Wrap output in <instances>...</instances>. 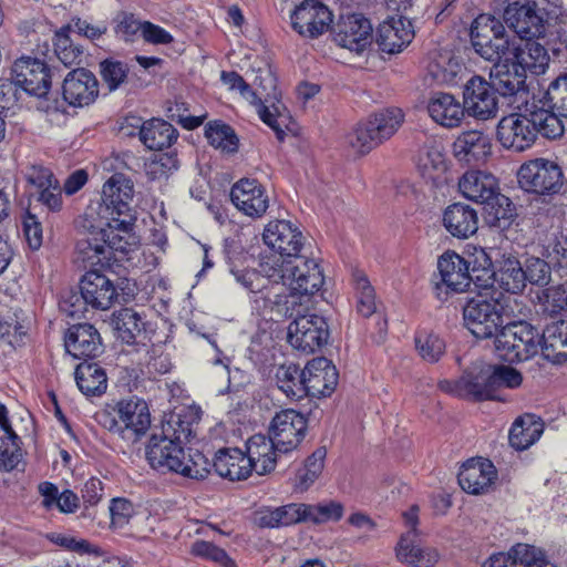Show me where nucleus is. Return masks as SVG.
Returning <instances> with one entry per match:
<instances>
[{
  "label": "nucleus",
  "instance_id": "nucleus-1",
  "mask_svg": "<svg viewBox=\"0 0 567 567\" xmlns=\"http://www.w3.org/2000/svg\"><path fill=\"white\" fill-rule=\"evenodd\" d=\"M231 274L247 291L254 310L259 313L269 310L280 317L292 316L296 296L315 295L324 282L319 264L300 256L264 257L259 269H236Z\"/></svg>",
  "mask_w": 567,
  "mask_h": 567
},
{
  "label": "nucleus",
  "instance_id": "nucleus-2",
  "mask_svg": "<svg viewBox=\"0 0 567 567\" xmlns=\"http://www.w3.org/2000/svg\"><path fill=\"white\" fill-rule=\"evenodd\" d=\"M470 37L475 52L485 60H494L499 54L511 56L527 72L538 75L545 73L549 55L534 39L517 40L507 34L503 22L492 14L482 13L471 24Z\"/></svg>",
  "mask_w": 567,
  "mask_h": 567
},
{
  "label": "nucleus",
  "instance_id": "nucleus-3",
  "mask_svg": "<svg viewBox=\"0 0 567 567\" xmlns=\"http://www.w3.org/2000/svg\"><path fill=\"white\" fill-rule=\"evenodd\" d=\"M80 238L75 245V260L84 268L109 265L113 252L128 254L137 246L133 231H112L109 221L90 218L84 213L78 220ZM114 259H117L114 256Z\"/></svg>",
  "mask_w": 567,
  "mask_h": 567
},
{
  "label": "nucleus",
  "instance_id": "nucleus-4",
  "mask_svg": "<svg viewBox=\"0 0 567 567\" xmlns=\"http://www.w3.org/2000/svg\"><path fill=\"white\" fill-rule=\"evenodd\" d=\"M134 195L133 182L124 174H113L103 185L101 198L92 200L84 213L90 218L109 221L112 231H132L133 215L131 202Z\"/></svg>",
  "mask_w": 567,
  "mask_h": 567
},
{
  "label": "nucleus",
  "instance_id": "nucleus-5",
  "mask_svg": "<svg viewBox=\"0 0 567 567\" xmlns=\"http://www.w3.org/2000/svg\"><path fill=\"white\" fill-rule=\"evenodd\" d=\"M169 429H164L162 434H153L146 449V457L150 465L161 472L172 471L182 474L185 477L203 480L208 474L206 461L198 454V461L192 457L186 458L182 447V435L188 439L190 431L185 433L182 430L174 436L168 435Z\"/></svg>",
  "mask_w": 567,
  "mask_h": 567
},
{
  "label": "nucleus",
  "instance_id": "nucleus-6",
  "mask_svg": "<svg viewBox=\"0 0 567 567\" xmlns=\"http://www.w3.org/2000/svg\"><path fill=\"white\" fill-rule=\"evenodd\" d=\"M96 419L103 429L128 443L140 441L151 426L148 404L136 395L106 404Z\"/></svg>",
  "mask_w": 567,
  "mask_h": 567
},
{
  "label": "nucleus",
  "instance_id": "nucleus-7",
  "mask_svg": "<svg viewBox=\"0 0 567 567\" xmlns=\"http://www.w3.org/2000/svg\"><path fill=\"white\" fill-rule=\"evenodd\" d=\"M540 337L528 322H512L503 327L495 338V351L504 361H526L538 352Z\"/></svg>",
  "mask_w": 567,
  "mask_h": 567
},
{
  "label": "nucleus",
  "instance_id": "nucleus-8",
  "mask_svg": "<svg viewBox=\"0 0 567 567\" xmlns=\"http://www.w3.org/2000/svg\"><path fill=\"white\" fill-rule=\"evenodd\" d=\"M419 511V506L413 505L402 512L406 532L401 536L396 546V557L400 561L412 567H434L440 558L437 550L431 547H421L416 542L422 535L417 528L420 523Z\"/></svg>",
  "mask_w": 567,
  "mask_h": 567
},
{
  "label": "nucleus",
  "instance_id": "nucleus-9",
  "mask_svg": "<svg viewBox=\"0 0 567 567\" xmlns=\"http://www.w3.org/2000/svg\"><path fill=\"white\" fill-rule=\"evenodd\" d=\"M503 306L498 298H486L481 295L471 299L464 307L463 317L466 328L477 339L496 337L503 324Z\"/></svg>",
  "mask_w": 567,
  "mask_h": 567
},
{
  "label": "nucleus",
  "instance_id": "nucleus-10",
  "mask_svg": "<svg viewBox=\"0 0 567 567\" xmlns=\"http://www.w3.org/2000/svg\"><path fill=\"white\" fill-rule=\"evenodd\" d=\"M519 186L530 193L554 194L563 184L559 165L547 158H535L524 163L517 173Z\"/></svg>",
  "mask_w": 567,
  "mask_h": 567
},
{
  "label": "nucleus",
  "instance_id": "nucleus-11",
  "mask_svg": "<svg viewBox=\"0 0 567 567\" xmlns=\"http://www.w3.org/2000/svg\"><path fill=\"white\" fill-rule=\"evenodd\" d=\"M328 324L323 317L310 313L296 318L288 327V341L299 351L312 353L328 340Z\"/></svg>",
  "mask_w": 567,
  "mask_h": 567
},
{
  "label": "nucleus",
  "instance_id": "nucleus-12",
  "mask_svg": "<svg viewBox=\"0 0 567 567\" xmlns=\"http://www.w3.org/2000/svg\"><path fill=\"white\" fill-rule=\"evenodd\" d=\"M504 21L518 35V40L544 35L545 20L536 3L529 0L509 2L504 9Z\"/></svg>",
  "mask_w": 567,
  "mask_h": 567
},
{
  "label": "nucleus",
  "instance_id": "nucleus-13",
  "mask_svg": "<svg viewBox=\"0 0 567 567\" xmlns=\"http://www.w3.org/2000/svg\"><path fill=\"white\" fill-rule=\"evenodd\" d=\"M497 140L503 147L523 152L533 146L537 138V130L528 113H512L504 116L497 125Z\"/></svg>",
  "mask_w": 567,
  "mask_h": 567
},
{
  "label": "nucleus",
  "instance_id": "nucleus-14",
  "mask_svg": "<svg viewBox=\"0 0 567 567\" xmlns=\"http://www.w3.org/2000/svg\"><path fill=\"white\" fill-rule=\"evenodd\" d=\"M333 40L339 47L362 54L372 44V24L369 19L359 13L342 17L337 23Z\"/></svg>",
  "mask_w": 567,
  "mask_h": 567
},
{
  "label": "nucleus",
  "instance_id": "nucleus-15",
  "mask_svg": "<svg viewBox=\"0 0 567 567\" xmlns=\"http://www.w3.org/2000/svg\"><path fill=\"white\" fill-rule=\"evenodd\" d=\"M264 243L278 255L270 257H282L292 259L299 256L303 245L305 237L297 226L288 220H271L262 233Z\"/></svg>",
  "mask_w": 567,
  "mask_h": 567
},
{
  "label": "nucleus",
  "instance_id": "nucleus-16",
  "mask_svg": "<svg viewBox=\"0 0 567 567\" xmlns=\"http://www.w3.org/2000/svg\"><path fill=\"white\" fill-rule=\"evenodd\" d=\"M496 90L480 75H473L463 89V106L468 115L487 120L497 112Z\"/></svg>",
  "mask_w": 567,
  "mask_h": 567
},
{
  "label": "nucleus",
  "instance_id": "nucleus-17",
  "mask_svg": "<svg viewBox=\"0 0 567 567\" xmlns=\"http://www.w3.org/2000/svg\"><path fill=\"white\" fill-rule=\"evenodd\" d=\"M230 200L245 216L261 218L269 208V196L264 185L255 178H241L230 189Z\"/></svg>",
  "mask_w": 567,
  "mask_h": 567
},
{
  "label": "nucleus",
  "instance_id": "nucleus-18",
  "mask_svg": "<svg viewBox=\"0 0 567 567\" xmlns=\"http://www.w3.org/2000/svg\"><path fill=\"white\" fill-rule=\"evenodd\" d=\"M332 13L319 0H303L291 13V25L302 37L317 38L332 23Z\"/></svg>",
  "mask_w": 567,
  "mask_h": 567
},
{
  "label": "nucleus",
  "instance_id": "nucleus-19",
  "mask_svg": "<svg viewBox=\"0 0 567 567\" xmlns=\"http://www.w3.org/2000/svg\"><path fill=\"white\" fill-rule=\"evenodd\" d=\"M13 83L30 95L42 97L51 86L48 65L37 58L22 56L12 66Z\"/></svg>",
  "mask_w": 567,
  "mask_h": 567
},
{
  "label": "nucleus",
  "instance_id": "nucleus-20",
  "mask_svg": "<svg viewBox=\"0 0 567 567\" xmlns=\"http://www.w3.org/2000/svg\"><path fill=\"white\" fill-rule=\"evenodd\" d=\"M306 430L305 416L296 410L287 409L276 413L269 426V435L275 440L280 452L288 453L300 444Z\"/></svg>",
  "mask_w": 567,
  "mask_h": 567
},
{
  "label": "nucleus",
  "instance_id": "nucleus-21",
  "mask_svg": "<svg viewBox=\"0 0 567 567\" xmlns=\"http://www.w3.org/2000/svg\"><path fill=\"white\" fill-rule=\"evenodd\" d=\"M437 270L441 282L436 285L437 289L445 287L452 292H464L474 282L477 287L481 284V276H473L468 271L466 259L454 251L444 252L437 260Z\"/></svg>",
  "mask_w": 567,
  "mask_h": 567
},
{
  "label": "nucleus",
  "instance_id": "nucleus-22",
  "mask_svg": "<svg viewBox=\"0 0 567 567\" xmlns=\"http://www.w3.org/2000/svg\"><path fill=\"white\" fill-rule=\"evenodd\" d=\"M80 291L85 305L95 310H109L118 297L114 282L97 270L85 272L80 281Z\"/></svg>",
  "mask_w": 567,
  "mask_h": 567
},
{
  "label": "nucleus",
  "instance_id": "nucleus-23",
  "mask_svg": "<svg viewBox=\"0 0 567 567\" xmlns=\"http://www.w3.org/2000/svg\"><path fill=\"white\" fill-rule=\"evenodd\" d=\"M457 478L465 493L478 495L491 492L497 478V472L489 460L475 457L463 463Z\"/></svg>",
  "mask_w": 567,
  "mask_h": 567
},
{
  "label": "nucleus",
  "instance_id": "nucleus-24",
  "mask_svg": "<svg viewBox=\"0 0 567 567\" xmlns=\"http://www.w3.org/2000/svg\"><path fill=\"white\" fill-rule=\"evenodd\" d=\"M414 38L412 22L402 16L390 17L377 29L375 41L380 50L390 54L401 52Z\"/></svg>",
  "mask_w": 567,
  "mask_h": 567
},
{
  "label": "nucleus",
  "instance_id": "nucleus-25",
  "mask_svg": "<svg viewBox=\"0 0 567 567\" xmlns=\"http://www.w3.org/2000/svg\"><path fill=\"white\" fill-rule=\"evenodd\" d=\"M63 99L72 106L83 107L93 103L99 95V82L86 69H75L65 76L62 86Z\"/></svg>",
  "mask_w": 567,
  "mask_h": 567
},
{
  "label": "nucleus",
  "instance_id": "nucleus-26",
  "mask_svg": "<svg viewBox=\"0 0 567 567\" xmlns=\"http://www.w3.org/2000/svg\"><path fill=\"white\" fill-rule=\"evenodd\" d=\"M305 396H328L338 384V371L330 360L315 358L303 369Z\"/></svg>",
  "mask_w": 567,
  "mask_h": 567
},
{
  "label": "nucleus",
  "instance_id": "nucleus-27",
  "mask_svg": "<svg viewBox=\"0 0 567 567\" xmlns=\"http://www.w3.org/2000/svg\"><path fill=\"white\" fill-rule=\"evenodd\" d=\"M415 165L420 176L433 187H440L447 181V161L442 146L435 141H427L419 150Z\"/></svg>",
  "mask_w": 567,
  "mask_h": 567
},
{
  "label": "nucleus",
  "instance_id": "nucleus-28",
  "mask_svg": "<svg viewBox=\"0 0 567 567\" xmlns=\"http://www.w3.org/2000/svg\"><path fill=\"white\" fill-rule=\"evenodd\" d=\"M491 364H475L466 371L456 382L458 395L475 400H502L495 394Z\"/></svg>",
  "mask_w": 567,
  "mask_h": 567
},
{
  "label": "nucleus",
  "instance_id": "nucleus-29",
  "mask_svg": "<svg viewBox=\"0 0 567 567\" xmlns=\"http://www.w3.org/2000/svg\"><path fill=\"white\" fill-rule=\"evenodd\" d=\"M489 61L493 62L489 70L491 84L499 94L507 96L524 91L526 75L511 56L499 54V58Z\"/></svg>",
  "mask_w": 567,
  "mask_h": 567
},
{
  "label": "nucleus",
  "instance_id": "nucleus-30",
  "mask_svg": "<svg viewBox=\"0 0 567 567\" xmlns=\"http://www.w3.org/2000/svg\"><path fill=\"white\" fill-rule=\"evenodd\" d=\"M493 284L506 292L518 295L526 288L524 267L514 251L504 250L495 260V269L492 274Z\"/></svg>",
  "mask_w": 567,
  "mask_h": 567
},
{
  "label": "nucleus",
  "instance_id": "nucleus-31",
  "mask_svg": "<svg viewBox=\"0 0 567 567\" xmlns=\"http://www.w3.org/2000/svg\"><path fill=\"white\" fill-rule=\"evenodd\" d=\"M453 153L458 161L467 164L485 163L492 155V138L477 130L463 132L453 143Z\"/></svg>",
  "mask_w": 567,
  "mask_h": 567
},
{
  "label": "nucleus",
  "instance_id": "nucleus-32",
  "mask_svg": "<svg viewBox=\"0 0 567 567\" xmlns=\"http://www.w3.org/2000/svg\"><path fill=\"white\" fill-rule=\"evenodd\" d=\"M461 194L475 203H491L498 194L499 185L497 178L485 171L471 169L463 174L458 181Z\"/></svg>",
  "mask_w": 567,
  "mask_h": 567
},
{
  "label": "nucleus",
  "instance_id": "nucleus-33",
  "mask_svg": "<svg viewBox=\"0 0 567 567\" xmlns=\"http://www.w3.org/2000/svg\"><path fill=\"white\" fill-rule=\"evenodd\" d=\"M64 347L73 358H94L102 351L101 337L89 323L71 327L65 336Z\"/></svg>",
  "mask_w": 567,
  "mask_h": 567
},
{
  "label": "nucleus",
  "instance_id": "nucleus-34",
  "mask_svg": "<svg viewBox=\"0 0 567 567\" xmlns=\"http://www.w3.org/2000/svg\"><path fill=\"white\" fill-rule=\"evenodd\" d=\"M281 452L272 437L264 434L252 435L246 443V457L252 471L259 475L271 472Z\"/></svg>",
  "mask_w": 567,
  "mask_h": 567
},
{
  "label": "nucleus",
  "instance_id": "nucleus-35",
  "mask_svg": "<svg viewBox=\"0 0 567 567\" xmlns=\"http://www.w3.org/2000/svg\"><path fill=\"white\" fill-rule=\"evenodd\" d=\"M427 112L436 124L446 128L458 127L465 115L463 104L454 95L443 92L432 94Z\"/></svg>",
  "mask_w": 567,
  "mask_h": 567
},
{
  "label": "nucleus",
  "instance_id": "nucleus-36",
  "mask_svg": "<svg viewBox=\"0 0 567 567\" xmlns=\"http://www.w3.org/2000/svg\"><path fill=\"white\" fill-rule=\"evenodd\" d=\"M443 226L453 237L467 239L478 229V216L470 205L455 203L445 208Z\"/></svg>",
  "mask_w": 567,
  "mask_h": 567
},
{
  "label": "nucleus",
  "instance_id": "nucleus-37",
  "mask_svg": "<svg viewBox=\"0 0 567 567\" xmlns=\"http://www.w3.org/2000/svg\"><path fill=\"white\" fill-rule=\"evenodd\" d=\"M216 473L229 481H240L247 478L252 468L245 453L239 449L219 450L214 460Z\"/></svg>",
  "mask_w": 567,
  "mask_h": 567
},
{
  "label": "nucleus",
  "instance_id": "nucleus-38",
  "mask_svg": "<svg viewBox=\"0 0 567 567\" xmlns=\"http://www.w3.org/2000/svg\"><path fill=\"white\" fill-rule=\"evenodd\" d=\"M539 347L546 360L553 363L567 361V321L548 324L543 331Z\"/></svg>",
  "mask_w": 567,
  "mask_h": 567
},
{
  "label": "nucleus",
  "instance_id": "nucleus-39",
  "mask_svg": "<svg viewBox=\"0 0 567 567\" xmlns=\"http://www.w3.org/2000/svg\"><path fill=\"white\" fill-rule=\"evenodd\" d=\"M178 137L177 130L168 122L152 118L143 122L140 127V141L153 151H161L172 146Z\"/></svg>",
  "mask_w": 567,
  "mask_h": 567
},
{
  "label": "nucleus",
  "instance_id": "nucleus-40",
  "mask_svg": "<svg viewBox=\"0 0 567 567\" xmlns=\"http://www.w3.org/2000/svg\"><path fill=\"white\" fill-rule=\"evenodd\" d=\"M306 507L300 504H288L270 508L262 507L254 513V523L262 528H275L300 522L305 515Z\"/></svg>",
  "mask_w": 567,
  "mask_h": 567
},
{
  "label": "nucleus",
  "instance_id": "nucleus-41",
  "mask_svg": "<svg viewBox=\"0 0 567 567\" xmlns=\"http://www.w3.org/2000/svg\"><path fill=\"white\" fill-rule=\"evenodd\" d=\"M238 92L243 99L257 107L260 120L276 133L279 140H282L285 137L284 127H286L288 121V116L281 111L282 106L272 105L268 107L264 105L260 97L247 82L241 85Z\"/></svg>",
  "mask_w": 567,
  "mask_h": 567
},
{
  "label": "nucleus",
  "instance_id": "nucleus-42",
  "mask_svg": "<svg viewBox=\"0 0 567 567\" xmlns=\"http://www.w3.org/2000/svg\"><path fill=\"white\" fill-rule=\"evenodd\" d=\"M544 431V424L534 414H525L518 417L509 431V443L515 450H526L539 440Z\"/></svg>",
  "mask_w": 567,
  "mask_h": 567
},
{
  "label": "nucleus",
  "instance_id": "nucleus-43",
  "mask_svg": "<svg viewBox=\"0 0 567 567\" xmlns=\"http://www.w3.org/2000/svg\"><path fill=\"white\" fill-rule=\"evenodd\" d=\"M79 390L86 396L102 395L107 388L105 371L95 362L84 361L75 369Z\"/></svg>",
  "mask_w": 567,
  "mask_h": 567
},
{
  "label": "nucleus",
  "instance_id": "nucleus-44",
  "mask_svg": "<svg viewBox=\"0 0 567 567\" xmlns=\"http://www.w3.org/2000/svg\"><path fill=\"white\" fill-rule=\"evenodd\" d=\"M404 115L400 109H386L365 120L379 144L396 133L403 123Z\"/></svg>",
  "mask_w": 567,
  "mask_h": 567
},
{
  "label": "nucleus",
  "instance_id": "nucleus-45",
  "mask_svg": "<svg viewBox=\"0 0 567 567\" xmlns=\"http://www.w3.org/2000/svg\"><path fill=\"white\" fill-rule=\"evenodd\" d=\"M463 64L449 53L439 54L427 66V72L437 84L455 85L463 72Z\"/></svg>",
  "mask_w": 567,
  "mask_h": 567
},
{
  "label": "nucleus",
  "instance_id": "nucleus-46",
  "mask_svg": "<svg viewBox=\"0 0 567 567\" xmlns=\"http://www.w3.org/2000/svg\"><path fill=\"white\" fill-rule=\"evenodd\" d=\"M326 451L318 449L315 451L291 478L293 493L302 494L309 489L323 470Z\"/></svg>",
  "mask_w": 567,
  "mask_h": 567
},
{
  "label": "nucleus",
  "instance_id": "nucleus-47",
  "mask_svg": "<svg viewBox=\"0 0 567 567\" xmlns=\"http://www.w3.org/2000/svg\"><path fill=\"white\" fill-rule=\"evenodd\" d=\"M3 432L4 436L0 437V471L23 470L24 461L19 436L11 425L10 430Z\"/></svg>",
  "mask_w": 567,
  "mask_h": 567
},
{
  "label": "nucleus",
  "instance_id": "nucleus-48",
  "mask_svg": "<svg viewBox=\"0 0 567 567\" xmlns=\"http://www.w3.org/2000/svg\"><path fill=\"white\" fill-rule=\"evenodd\" d=\"M352 285L358 313L367 318L372 316L377 310L375 292L365 274L361 270L353 271Z\"/></svg>",
  "mask_w": 567,
  "mask_h": 567
},
{
  "label": "nucleus",
  "instance_id": "nucleus-49",
  "mask_svg": "<svg viewBox=\"0 0 567 567\" xmlns=\"http://www.w3.org/2000/svg\"><path fill=\"white\" fill-rule=\"evenodd\" d=\"M279 390L292 400L305 398V375L296 365H281L276 373Z\"/></svg>",
  "mask_w": 567,
  "mask_h": 567
},
{
  "label": "nucleus",
  "instance_id": "nucleus-50",
  "mask_svg": "<svg viewBox=\"0 0 567 567\" xmlns=\"http://www.w3.org/2000/svg\"><path fill=\"white\" fill-rule=\"evenodd\" d=\"M502 252L497 249H492L487 252L482 247H473V251L470 254V259L466 260L468 264V271L471 275L481 276V284H484L481 288H487L492 279L493 274V258L498 259Z\"/></svg>",
  "mask_w": 567,
  "mask_h": 567
},
{
  "label": "nucleus",
  "instance_id": "nucleus-51",
  "mask_svg": "<svg viewBox=\"0 0 567 567\" xmlns=\"http://www.w3.org/2000/svg\"><path fill=\"white\" fill-rule=\"evenodd\" d=\"M205 136L209 144L225 153H235L238 150V137L235 131L220 121L209 122L205 126Z\"/></svg>",
  "mask_w": 567,
  "mask_h": 567
},
{
  "label": "nucleus",
  "instance_id": "nucleus-52",
  "mask_svg": "<svg viewBox=\"0 0 567 567\" xmlns=\"http://www.w3.org/2000/svg\"><path fill=\"white\" fill-rule=\"evenodd\" d=\"M530 121L537 130V135L555 140L564 134V124L558 113L546 109H536L529 112Z\"/></svg>",
  "mask_w": 567,
  "mask_h": 567
},
{
  "label": "nucleus",
  "instance_id": "nucleus-53",
  "mask_svg": "<svg viewBox=\"0 0 567 567\" xmlns=\"http://www.w3.org/2000/svg\"><path fill=\"white\" fill-rule=\"evenodd\" d=\"M70 33L71 27H62L56 31L54 40V52L65 66L80 63L83 55L82 47L73 42Z\"/></svg>",
  "mask_w": 567,
  "mask_h": 567
},
{
  "label": "nucleus",
  "instance_id": "nucleus-54",
  "mask_svg": "<svg viewBox=\"0 0 567 567\" xmlns=\"http://www.w3.org/2000/svg\"><path fill=\"white\" fill-rule=\"evenodd\" d=\"M543 256L560 277L567 276V235H555L544 247Z\"/></svg>",
  "mask_w": 567,
  "mask_h": 567
},
{
  "label": "nucleus",
  "instance_id": "nucleus-55",
  "mask_svg": "<svg viewBox=\"0 0 567 567\" xmlns=\"http://www.w3.org/2000/svg\"><path fill=\"white\" fill-rule=\"evenodd\" d=\"M415 348L424 361L434 363L444 354L445 342L433 332L421 331L415 336Z\"/></svg>",
  "mask_w": 567,
  "mask_h": 567
},
{
  "label": "nucleus",
  "instance_id": "nucleus-56",
  "mask_svg": "<svg viewBox=\"0 0 567 567\" xmlns=\"http://www.w3.org/2000/svg\"><path fill=\"white\" fill-rule=\"evenodd\" d=\"M116 330L123 342L133 344L144 331V322L141 316L132 309H123L116 321Z\"/></svg>",
  "mask_w": 567,
  "mask_h": 567
},
{
  "label": "nucleus",
  "instance_id": "nucleus-57",
  "mask_svg": "<svg viewBox=\"0 0 567 567\" xmlns=\"http://www.w3.org/2000/svg\"><path fill=\"white\" fill-rule=\"evenodd\" d=\"M487 212V220L492 226L504 228L513 217V207L508 197L498 192L491 203L483 204Z\"/></svg>",
  "mask_w": 567,
  "mask_h": 567
},
{
  "label": "nucleus",
  "instance_id": "nucleus-58",
  "mask_svg": "<svg viewBox=\"0 0 567 567\" xmlns=\"http://www.w3.org/2000/svg\"><path fill=\"white\" fill-rule=\"evenodd\" d=\"M543 310L550 316L567 311V285L559 284L543 290L538 296Z\"/></svg>",
  "mask_w": 567,
  "mask_h": 567
},
{
  "label": "nucleus",
  "instance_id": "nucleus-59",
  "mask_svg": "<svg viewBox=\"0 0 567 567\" xmlns=\"http://www.w3.org/2000/svg\"><path fill=\"white\" fill-rule=\"evenodd\" d=\"M347 143L358 154H367L380 145L365 121L360 122L347 136Z\"/></svg>",
  "mask_w": 567,
  "mask_h": 567
},
{
  "label": "nucleus",
  "instance_id": "nucleus-60",
  "mask_svg": "<svg viewBox=\"0 0 567 567\" xmlns=\"http://www.w3.org/2000/svg\"><path fill=\"white\" fill-rule=\"evenodd\" d=\"M551 266L548 260L539 257H528L525 260L524 275L526 282L532 285L545 286L550 280Z\"/></svg>",
  "mask_w": 567,
  "mask_h": 567
},
{
  "label": "nucleus",
  "instance_id": "nucleus-61",
  "mask_svg": "<svg viewBox=\"0 0 567 567\" xmlns=\"http://www.w3.org/2000/svg\"><path fill=\"white\" fill-rule=\"evenodd\" d=\"M114 23L116 37L124 41H134L136 35L142 33L144 25V21H141L133 13L128 12L117 13Z\"/></svg>",
  "mask_w": 567,
  "mask_h": 567
},
{
  "label": "nucleus",
  "instance_id": "nucleus-62",
  "mask_svg": "<svg viewBox=\"0 0 567 567\" xmlns=\"http://www.w3.org/2000/svg\"><path fill=\"white\" fill-rule=\"evenodd\" d=\"M192 554L198 557L209 559L221 567H235L234 560L227 555V553L213 543L205 540H196L192 545Z\"/></svg>",
  "mask_w": 567,
  "mask_h": 567
},
{
  "label": "nucleus",
  "instance_id": "nucleus-63",
  "mask_svg": "<svg viewBox=\"0 0 567 567\" xmlns=\"http://www.w3.org/2000/svg\"><path fill=\"white\" fill-rule=\"evenodd\" d=\"M492 379L495 394H499L502 389H516L522 384V374L512 367L492 365Z\"/></svg>",
  "mask_w": 567,
  "mask_h": 567
},
{
  "label": "nucleus",
  "instance_id": "nucleus-64",
  "mask_svg": "<svg viewBox=\"0 0 567 567\" xmlns=\"http://www.w3.org/2000/svg\"><path fill=\"white\" fill-rule=\"evenodd\" d=\"M519 547H529V544L518 543L509 548L507 553L493 554L483 567H524V557L518 554Z\"/></svg>",
  "mask_w": 567,
  "mask_h": 567
}]
</instances>
